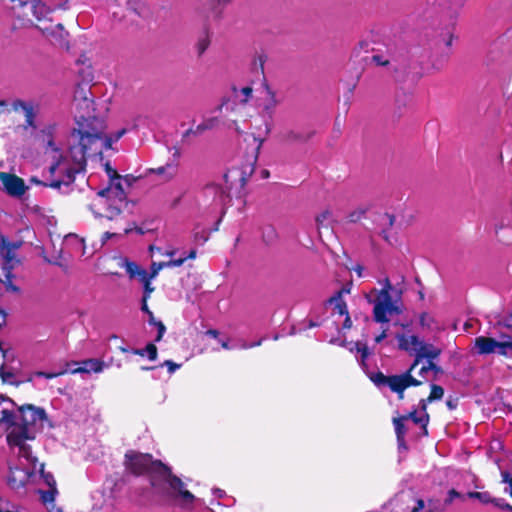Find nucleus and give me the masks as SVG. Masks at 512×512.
<instances>
[{
	"instance_id": "nucleus-16",
	"label": "nucleus",
	"mask_w": 512,
	"mask_h": 512,
	"mask_svg": "<svg viewBox=\"0 0 512 512\" xmlns=\"http://www.w3.org/2000/svg\"><path fill=\"white\" fill-rule=\"evenodd\" d=\"M441 353V350L430 343H425L421 340L418 351L416 353V359L414 360L413 364L409 368L408 371L410 373L415 369V367L419 364L421 359H428V361H432L433 359H436Z\"/></svg>"
},
{
	"instance_id": "nucleus-6",
	"label": "nucleus",
	"mask_w": 512,
	"mask_h": 512,
	"mask_svg": "<svg viewBox=\"0 0 512 512\" xmlns=\"http://www.w3.org/2000/svg\"><path fill=\"white\" fill-rule=\"evenodd\" d=\"M372 381L377 385H387L393 392L397 393L400 399L404 397V391L409 386H419L422 381L415 379L410 371L400 375L385 376L379 372L375 374Z\"/></svg>"
},
{
	"instance_id": "nucleus-17",
	"label": "nucleus",
	"mask_w": 512,
	"mask_h": 512,
	"mask_svg": "<svg viewBox=\"0 0 512 512\" xmlns=\"http://www.w3.org/2000/svg\"><path fill=\"white\" fill-rule=\"evenodd\" d=\"M399 349L409 352L417 353L421 340L416 335L397 334Z\"/></svg>"
},
{
	"instance_id": "nucleus-40",
	"label": "nucleus",
	"mask_w": 512,
	"mask_h": 512,
	"mask_svg": "<svg viewBox=\"0 0 512 512\" xmlns=\"http://www.w3.org/2000/svg\"><path fill=\"white\" fill-rule=\"evenodd\" d=\"M330 218L331 212L327 210L318 215L316 221L319 225L323 226L330 220Z\"/></svg>"
},
{
	"instance_id": "nucleus-38",
	"label": "nucleus",
	"mask_w": 512,
	"mask_h": 512,
	"mask_svg": "<svg viewBox=\"0 0 512 512\" xmlns=\"http://www.w3.org/2000/svg\"><path fill=\"white\" fill-rule=\"evenodd\" d=\"M379 221L383 227H391L394 223V217L388 213L379 215Z\"/></svg>"
},
{
	"instance_id": "nucleus-12",
	"label": "nucleus",
	"mask_w": 512,
	"mask_h": 512,
	"mask_svg": "<svg viewBox=\"0 0 512 512\" xmlns=\"http://www.w3.org/2000/svg\"><path fill=\"white\" fill-rule=\"evenodd\" d=\"M350 288H342L340 291L336 293L333 297H331L328 301V305L331 307L332 315L338 317H345L343 321V328L349 329L352 325L347 305L345 301L342 299L343 293H349Z\"/></svg>"
},
{
	"instance_id": "nucleus-20",
	"label": "nucleus",
	"mask_w": 512,
	"mask_h": 512,
	"mask_svg": "<svg viewBox=\"0 0 512 512\" xmlns=\"http://www.w3.org/2000/svg\"><path fill=\"white\" fill-rule=\"evenodd\" d=\"M179 156H180L179 150L175 148L174 152H173L174 160L168 162L165 166H161V167L155 169L154 171L159 175L165 174L167 179L173 178L177 172V167H178L177 159L179 158Z\"/></svg>"
},
{
	"instance_id": "nucleus-52",
	"label": "nucleus",
	"mask_w": 512,
	"mask_h": 512,
	"mask_svg": "<svg viewBox=\"0 0 512 512\" xmlns=\"http://www.w3.org/2000/svg\"><path fill=\"white\" fill-rule=\"evenodd\" d=\"M0 376L2 377L3 381L8 382L13 377V374L10 372H5L4 366H1L0 368Z\"/></svg>"
},
{
	"instance_id": "nucleus-60",
	"label": "nucleus",
	"mask_w": 512,
	"mask_h": 512,
	"mask_svg": "<svg viewBox=\"0 0 512 512\" xmlns=\"http://www.w3.org/2000/svg\"><path fill=\"white\" fill-rule=\"evenodd\" d=\"M207 334L211 337L217 338L218 337V331L217 330H208Z\"/></svg>"
},
{
	"instance_id": "nucleus-44",
	"label": "nucleus",
	"mask_w": 512,
	"mask_h": 512,
	"mask_svg": "<svg viewBox=\"0 0 512 512\" xmlns=\"http://www.w3.org/2000/svg\"><path fill=\"white\" fill-rule=\"evenodd\" d=\"M151 280H147V282H143L144 284V301H147V299L150 297V294L153 292L154 288L151 286L150 283Z\"/></svg>"
},
{
	"instance_id": "nucleus-64",
	"label": "nucleus",
	"mask_w": 512,
	"mask_h": 512,
	"mask_svg": "<svg viewBox=\"0 0 512 512\" xmlns=\"http://www.w3.org/2000/svg\"><path fill=\"white\" fill-rule=\"evenodd\" d=\"M165 255H167V256H173V255H174V251H167V252L165 253Z\"/></svg>"
},
{
	"instance_id": "nucleus-9",
	"label": "nucleus",
	"mask_w": 512,
	"mask_h": 512,
	"mask_svg": "<svg viewBox=\"0 0 512 512\" xmlns=\"http://www.w3.org/2000/svg\"><path fill=\"white\" fill-rule=\"evenodd\" d=\"M402 504H406L404 512H437L443 510V506L439 501L416 499L411 491H402L397 499Z\"/></svg>"
},
{
	"instance_id": "nucleus-28",
	"label": "nucleus",
	"mask_w": 512,
	"mask_h": 512,
	"mask_svg": "<svg viewBox=\"0 0 512 512\" xmlns=\"http://www.w3.org/2000/svg\"><path fill=\"white\" fill-rule=\"evenodd\" d=\"M135 354L144 356L147 354L150 360H155L157 357V348L154 344H148L145 349H136L134 350Z\"/></svg>"
},
{
	"instance_id": "nucleus-33",
	"label": "nucleus",
	"mask_w": 512,
	"mask_h": 512,
	"mask_svg": "<svg viewBox=\"0 0 512 512\" xmlns=\"http://www.w3.org/2000/svg\"><path fill=\"white\" fill-rule=\"evenodd\" d=\"M210 45V40L207 35L201 37L196 45L197 52L199 55L203 54Z\"/></svg>"
},
{
	"instance_id": "nucleus-56",
	"label": "nucleus",
	"mask_w": 512,
	"mask_h": 512,
	"mask_svg": "<svg viewBox=\"0 0 512 512\" xmlns=\"http://www.w3.org/2000/svg\"><path fill=\"white\" fill-rule=\"evenodd\" d=\"M387 336V330H383L382 333L380 335H378L376 338H375V342L376 343H380L383 339H385Z\"/></svg>"
},
{
	"instance_id": "nucleus-2",
	"label": "nucleus",
	"mask_w": 512,
	"mask_h": 512,
	"mask_svg": "<svg viewBox=\"0 0 512 512\" xmlns=\"http://www.w3.org/2000/svg\"><path fill=\"white\" fill-rule=\"evenodd\" d=\"M45 419V411L32 405L20 408L17 413L8 409L1 410L0 423L8 425L6 437L8 446L20 458L30 463H34L36 458L32 456L28 441L35 439V426Z\"/></svg>"
},
{
	"instance_id": "nucleus-51",
	"label": "nucleus",
	"mask_w": 512,
	"mask_h": 512,
	"mask_svg": "<svg viewBox=\"0 0 512 512\" xmlns=\"http://www.w3.org/2000/svg\"><path fill=\"white\" fill-rule=\"evenodd\" d=\"M156 325L158 328V335L156 337V341H159L162 338V336L164 335L166 328L162 322H157Z\"/></svg>"
},
{
	"instance_id": "nucleus-36",
	"label": "nucleus",
	"mask_w": 512,
	"mask_h": 512,
	"mask_svg": "<svg viewBox=\"0 0 512 512\" xmlns=\"http://www.w3.org/2000/svg\"><path fill=\"white\" fill-rule=\"evenodd\" d=\"M261 344V340H259L258 342L256 343H253V344H250V345H247V344H242V345H230L229 342L227 341H221V346L222 348L224 349H235V348H243V349H247V348H251V347H254V346H259Z\"/></svg>"
},
{
	"instance_id": "nucleus-29",
	"label": "nucleus",
	"mask_w": 512,
	"mask_h": 512,
	"mask_svg": "<svg viewBox=\"0 0 512 512\" xmlns=\"http://www.w3.org/2000/svg\"><path fill=\"white\" fill-rule=\"evenodd\" d=\"M356 351L358 354H360V364L361 365H364V362H365V359L368 357L369 355V351H368V348L365 344H362V343H355L354 344V347L351 348V351Z\"/></svg>"
},
{
	"instance_id": "nucleus-3",
	"label": "nucleus",
	"mask_w": 512,
	"mask_h": 512,
	"mask_svg": "<svg viewBox=\"0 0 512 512\" xmlns=\"http://www.w3.org/2000/svg\"><path fill=\"white\" fill-rule=\"evenodd\" d=\"M125 459L126 467L132 473L150 474V483L155 491H159L161 483H165L171 490L168 495L179 501L183 507H188L195 501V496L184 488L182 480L172 475L170 469L160 461H153L151 455L129 451Z\"/></svg>"
},
{
	"instance_id": "nucleus-55",
	"label": "nucleus",
	"mask_w": 512,
	"mask_h": 512,
	"mask_svg": "<svg viewBox=\"0 0 512 512\" xmlns=\"http://www.w3.org/2000/svg\"><path fill=\"white\" fill-rule=\"evenodd\" d=\"M142 310L144 312H146L149 316H150V322H153L154 319H153V314L152 312L148 309V306H147V303L146 301L143 300V304H142Z\"/></svg>"
},
{
	"instance_id": "nucleus-45",
	"label": "nucleus",
	"mask_w": 512,
	"mask_h": 512,
	"mask_svg": "<svg viewBox=\"0 0 512 512\" xmlns=\"http://www.w3.org/2000/svg\"><path fill=\"white\" fill-rule=\"evenodd\" d=\"M372 61L380 66H385L389 63V60L385 59L384 56L382 55H373Z\"/></svg>"
},
{
	"instance_id": "nucleus-46",
	"label": "nucleus",
	"mask_w": 512,
	"mask_h": 512,
	"mask_svg": "<svg viewBox=\"0 0 512 512\" xmlns=\"http://www.w3.org/2000/svg\"><path fill=\"white\" fill-rule=\"evenodd\" d=\"M136 277L139 278V280L143 282H147V280H152L153 278H150V274L147 273L144 269H139L138 273L136 274Z\"/></svg>"
},
{
	"instance_id": "nucleus-11",
	"label": "nucleus",
	"mask_w": 512,
	"mask_h": 512,
	"mask_svg": "<svg viewBox=\"0 0 512 512\" xmlns=\"http://www.w3.org/2000/svg\"><path fill=\"white\" fill-rule=\"evenodd\" d=\"M34 477L35 473L30 469L20 466H11L7 476V484L12 490L19 491L24 489Z\"/></svg>"
},
{
	"instance_id": "nucleus-32",
	"label": "nucleus",
	"mask_w": 512,
	"mask_h": 512,
	"mask_svg": "<svg viewBox=\"0 0 512 512\" xmlns=\"http://www.w3.org/2000/svg\"><path fill=\"white\" fill-rule=\"evenodd\" d=\"M454 38V26L449 27L441 34V39L447 47L452 45Z\"/></svg>"
},
{
	"instance_id": "nucleus-7",
	"label": "nucleus",
	"mask_w": 512,
	"mask_h": 512,
	"mask_svg": "<svg viewBox=\"0 0 512 512\" xmlns=\"http://www.w3.org/2000/svg\"><path fill=\"white\" fill-rule=\"evenodd\" d=\"M0 258L3 260L2 269L6 278L5 281L0 278V297L4 292L18 293L19 288L13 284L12 279L14 276L11 272L18 263L14 251L7 248L4 243H0Z\"/></svg>"
},
{
	"instance_id": "nucleus-15",
	"label": "nucleus",
	"mask_w": 512,
	"mask_h": 512,
	"mask_svg": "<svg viewBox=\"0 0 512 512\" xmlns=\"http://www.w3.org/2000/svg\"><path fill=\"white\" fill-rule=\"evenodd\" d=\"M277 104L278 100L276 99L275 93L272 92L268 86H265L264 95L258 104L259 112L264 120L272 118Z\"/></svg>"
},
{
	"instance_id": "nucleus-21",
	"label": "nucleus",
	"mask_w": 512,
	"mask_h": 512,
	"mask_svg": "<svg viewBox=\"0 0 512 512\" xmlns=\"http://www.w3.org/2000/svg\"><path fill=\"white\" fill-rule=\"evenodd\" d=\"M219 123V119L217 117H208L203 120L202 123L196 126L195 130L189 129L185 132L184 136H188L190 134L200 135L206 130H210L215 128Z\"/></svg>"
},
{
	"instance_id": "nucleus-43",
	"label": "nucleus",
	"mask_w": 512,
	"mask_h": 512,
	"mask_svg": "<svg viewBox=\"0 0 512 512\" xmlns=\"http://www.w3.org/2000/svg\"><path fill=\"white\" fill-rule=\"evenodd\" d=\"M186 261V258H178V259H172L170 261L165 262V265L167 267H180L183 265V263Z\"/></svg>"
},
{
	"instance_id": "nucleus-47",
	"label": "nucleus",
	"mask_w": 512,
	"mask_h": 512,
	"mask_svg": "<svg viewBox=\"0 0 512 512\" xmlns=\"http://www.w3.org/2000/svg\"><path fill=\"white\" fill-rule=\"evenodd\" d=\"M121 237V234H118V233H111V232H105L103 235H102V238H101V241H102V245H104L109 239H112V238H120Z\"/></svg>"
},
{
	"instance_id": "nucleus-26",
	"label": "nucleus",
	"mask_w": 512,
	"mask_h": 512,
	"mask_svg": "<svg viewBox=\"0 0 512 512\" xmlns=\"http://www.w3.org/2000/svg\"><path fill=\"white\" fill-rule=\"evenodd\" d=\"M443 395H444V389L441 386H439V385L433 384L431 386V392H430V395L427 398V400H421L422 409L425 411V409H426V402H432V401H435V400H440V399H442Z\"/></svg>"
},
{
	"instance_id": "nucleus-14",
	"label": "nucleus",
	"mask_w": 512,
	"mask_h": 512,
	"mask_svg": "<svg viewBox=\"0 0 512 512\" xmlns=\"http://www.w3.org/2000/svg\"><path fill=\"white\" fill-rule=\"evenodd\" d=\"M15 112L22 111L25 117L24 129H35L36 108L32 102L14 100L11 104Z\"/></svg>"
},
{
	"instance_id": "nucleus-50",
	"label": "nucleus",
	"mask_w": 512,
	"mask_h": 512,
	"mask_svg": "<svg viewBox=\"0 0 512 512\" xmlns=\"http://www.w3.org/2000/svg\"><path fill=\"white\" fill-rule=\"evenodd\" d=\"M164 365L168 367V370H169V373H173L176 371V369H178L180 367L179 364H176L174 363L173 361L171 360H166L164 362Z\"/></svg>"
},
{
	"instance_id": "nucleus-8",
	"label": "nucleus",
	"mask_w": 512,
	"mask_h": 512,
	"mask_svg": "<svg viewBox=\"0 0 512 512\" xmlns=\"http://www.w3.org/2000/svg\"><path fill=\"white\" fill-rule=\"evenodd\" d=\"M475 349L480 355L496 353L512 357V341H497L490 337L480 336L475 339Z\"/></svg>"
},
{
	"instance_id": "nucleus-53",
	"label": "nucleus",
	"mask_w": 512,
	"mask_h": 512,
	"mask_svg": "<svg viewBox=\"0 0 512 512\" xmlns=\"http://www.w3.org/2000/svg\"><path fill=\"white\" fill-rule=\"evenodd\" d=\"M231 1H232V0H213V3H212L213 7H212V9H213V10H216V9H217V7L225 6V5H227L228 3H230Z\"/></svg>"
},
{
	"instance_id": "nucleus-62",
	"label": "nucleus",
	"mask_w": 512,
	"mask_h": 512,
	"mask_svg": "<svg viewBox=\"0 0 512 512\" xmlns=\"http://www.w3.org/2000/svg\"><path fill=\"white\" fill-rule=\"evenodd\" d=\"M259 62H260L261 70L263 71L264 59H263V57H262V56H259Z\"/></svg>"
},
{
	"instance_id": "nucleus-22",
	"label": "nucleus",
	"mask_w": 512,
	"mask_h": 512,
	"mask_svg": "<svg viewBox=\"0 0 512 512\" xmlns=\"http://www.w3.org/2000/svg\"><path fill=\"white\" fill-rule=\"evenodd\" d=\"M252 96V88L245 86L242 88L233 87L232 98L235 103L245 104Z\"/></svg>"
},
{
	"instance_id": "nucleus-37",
	"label": "nucleus",
	"mask_w": 512,
	"mask_h": 512,
	"mask_svg": "<svg viewBox=\"0 0 512 512\" xmlns=\"http://www.w3.org/2000/svg\"><path fill=\"white\" fill-rule=\"evenodd\" d=\"M400 495H401V493L397 494L396 497L390 501V505L393 507L391 512H404L405 511V509L407 507L406 504H402L400 501L397 502V499L399 498Z\"/></svg>"
},
{
	"instance_id": "nucleus-10",
	"label": "nucleus",
	"mask_w": 512,
	"mask_h": 512,
	"mask_svg": "<svg viewBox=\"0 0 512 512\" xmlns=\"http://www.w3.org/2000/svg\"><path fill=\"white\" fill-rule=\"evenodd\" d=\"M24 180L15 174L0 172V190L14 198H21L27 191Z\"/></svg>"
},
{
	"instance_id": "nucleus-31",
	"label": "nucleus",
	"mask_w": 512,
	"mask_h": 512,
	"mask_svg": "<svg viewBox=\"0 0 512 512\" xmlns=\"http://www.w3.org/2000/svg\"><path fill=\"white\" fill-rule=\"evenodd\" d=\"M39 493H40L41 500L43 501V503H45V504L53 503L55 500V495L57 494V489L53 488V489H49L47 491L40 490Z\"/></svg>"
},
{
	"instance_id": "nucleus-18",
	"label": "nucleus",
	"mask_w": 512,
	"mask_h": 512,
	"mask_svg": "<svg viewBox=\"0 0 512 512\" xmlns=\"http://www.w3.org/2000/svg\"><path fill=\"white\" fill-rule=\"evenodd\" d=\"M104 369V362L99 359H88L81 363V365L74 369L73 373H100Z\"/></svg>"
},
{
	"instance_id": "nucleus-35",
	"label": "nucleus",
	"mask_w": 512,
	"mask_h": 512,
	"mask_svg": "<svg viewBox=\"0 0 512 512\" xmlns=\"http://www.w3.org/2000/svg\"><path fill=\"white\" fill-rule=\"evenodd\" d=\"M466 0H438L440 6L449 8H461Z\"/></svg>"
},
{
	"instance_id": "nucleus-41",
	"label": "nucleus",
	"mask_w": 512,
	"mask_h": 512,
	"mask_svg": "<svg viewBox=\"0 0 512 512\" xmlns=\"http://www.w3.org/2000/svg\"><path fill=\"white\" fill-rule=\"evenodd\" d=\"M42 477L44 482L49 486V489L56 488V481L52 474L44 473V471H42Z\"/></svg>"
},
{
	"instance_id": "nucleus-39",
	"label": "nucleus",
	"mask_w": 512,
	"mask_h": 512,
	"mask_svg": "<svg viewBox=\"0 0 512 512\" xmlns=\"http://www.w3.org/2000/svg\"><path fill=\"white\" fill-rule=\"evenodd\" d=\"M167 266L165 265V262H159V263H156V262H153L152 265H151V273H150V278H155L160 270H162L163 268H166Z\"/></svg>"
},
{
	"instance_id": "nucleus-57",
	"label": "nucleus",
	"mask_w": 512,
	"mask_h": 512,
	"mask_svg": "<svg viewBox=\"0 0 512 512\" xmlns=\"http://www.w3.org/2000/svg\"><path fill=\"white\" fill-rule=\"evenodd\" d=\"M364 268L361 265H357L354 268V271L357 273L359 277H362Z\"/></svg>"
},
{
	"instance_id": "nucleus-27",
	"label": "nucleus",
	"mask_w": 512,
	"mask_h": 512,
	"mask_svg": "<svg viewBox=\"0 0 512 512\" xmlns=\"http://www.w3.org/2000/svg\"><path fill=\"white\" fill-rule=\"evenodd\" d=\"M467 497L477 499L484 504L494 503L495 505L500 506V504L487 492H469L467 493Z\"/></svg>"
},
{
	"instance_id": "nucleus-19",
	"label": "nucleus",
	"mask_w": 512,
	"mask_h": 512,
	"mask_svg": "<svg viewBox=\"0 0 512 512\" xmlns=\"http://www.w3.org/2000/svg\"><path fill=\"white\" fill-rule=\"evenodd\" d=\"M64 245L72 248L80 256H84L86 254L84 239L76 234H68L64 239Z\"/></svg>"
},
{
	"instance_id": "nucleus-63",
	"label": "nucleus",
	"mask_w": 512,
	"mask_h": 512,
	"mask_svg": "<svg viewBox=\"0 0 512 512\" xmlns=\"http://www.w3.org/2000/svg\"><path fill=\"white\" fill-rule=\"evenodd\" d=\"M269 176V172L267 170L262 171V177L267 178Z\"/></svg>"
},
{
	"instance_id": "nucleus-30",
	"label": "nucleus",
	"mask_w": 512,
	"mask_h": 512,
	"mask_svg": "<svg viewBox=\"0 0 512 512\" xmlns=\"http://www.w3.org/2000/svg\"><path fill=\"white\" fill-rule=\"evenodd\" d=\"M121 265L125 267L126 272L129 274L131 278L136 277V274L140 269V267L136 263L131 262L127 259H123Z\"/></svg>"
},
{
	"instance_id": "nucleus-48",
	"label": "nucleus",
	"mask_w": 512,
	"mask_h": 512,
	"mask_svg": "<svg viewBox=\"0 0 512 512\" xmlns=\"http://www.w3.org/2000/svg\"><path fill=\"white\" fill-rule=\"evenodd\" d=\"M461 494L458 493L456 490L452 489L449 491L448 493V498L446 499V504H450L452 503V501L455 499V498H461Z\"/></svg>"
},
{
	"instance_id": "nucleus-59",
	"label": "nucleus",
	"mask_w": 512,
	"mask_h": 512,
	"mask_svg": "<svg viewBox=\"0 0 512 512\" xmlns=\"http://www.w3.org/2000/svg\"><path fill=\"white\" fill-rule=\"evenodd\" d=\"M213 493H214L217 497L221 498V497L223 496V494H224V491H223V490H221V489H214V490H213Z\"/></svg>"
},
{
	"instance_id": "nucleus-4",
	"label": "nucleus",
	"mask_w": 512,
	"mask_h": 512,
	"mask_svg": "<svg viewBox=\"0 0 512 512\" xmlns=\"http://www.w3.org/2000/svg\"><path fill=\"white\" fill-rule=\"evenodd\" d=\"M381 289L373 288L365 295L373 305V318L378 323H388L392 317L402 312L400 293L393 296L394 287L388 278L379 281Z\"/></svg>"
},
{
	"instance_id": "nucleus-58",
	"label": "nucleus",
	"mask_w": 512,
	"mask_h": 512,
	"mask_svg": "<svg viewBox=\"0 0 512 512\" xmlns=\"http://www.w3.org/2000/svg\"><path fill=\"white\" fill-rule=\"evenodd\" d=\"M184 258H186V260H187V259H194V258H196V250H194V249H193V250H191V251L189 252V254H188L187 256H185Z\"/></svg>"
},
{
	"instance_id": "nucleus-13",
	"label": "nucleus",
	"mask_w": 512,
	"mask_h": 512,
	"mask_svg": "<svg viewBox=\"0 0 512 512\" xmlns=\"http://www.w3.org/2000/svg\"><path fill=\"white\" fill-rule=\"evenodd\" d=\"M409 420H412L416 424L419 423L423 427H425L428 422V414L424 413L421 417H418L416 412H411L408 415L393 419L399 447L404 446V437H405L406 430H407L405 423Z\"/></svg>"
},
{
	"instance_id": "nucleus-49",
	"label": "nucleus",
	"mask_w": 512,
	"mask_h": 512,
	"mask_svg": "<svg viewBox=\"0 0 512 512\" xmlns=\"http://www.w3.org/2000/svg\"><path fill=\"white\" fill-rule=\"evenodd\" d=\"M61 373H46V372H41V371H38V372H35L34 373V376L36 377H44L46 379H52L58 375H60Z\"/></svg>"
},
{
	"instance_id": "nucleus-34",
	"label": "nucleus",
	"mask_w": 512,
	"mask_h": 512,
	"mask_svg": "<svg viewBox=\"0 0 512 512\" xmlns=\"http://www.w3.org/2000/svg\"><path fill=\"white\" fill-rule=\"evenodd\" d=\"M0 512H20L14 504L0 498Z\"/></svg>"
},
{
	"instance_id": "nucleus-5",
	"label": "nucleus",
	"mask_w": 512,
	"mask_h": 512,
	"mask_svg": "<svg viewBox=\"0 0 512 512\" xmlns=\"http://www.w3.org/2000/svg\"><path fill=\"white\" fill-rule=\"evenodd\" d=\"M125 200L126 194L123 188L107 186L93 194L88 208L95 217L113 220L120 215Z\"/></svg>"
},
{
	"instance_id": "nucleus-42",
	"label": "nucleus",
	"mask_w": 512,
	"mask_h": 512,
	"mask_svg": "<svg viewBox=\"0 0 512 512\" xmlns=\"http://www.w3.org/2000/svg\"><path fill=\"white\" fill-rule=\"evenodd\" d=\"M253 141H254V144H255V149H254V152H253V155H252L253 164H254L256 162V160H257L258 153H259V150H260V148L262 146L263 140L260 139V138L253 137Z\"/></svg>"
},
{
	"instance_id": "nucleus-54",
	"label": "nucleus",
	"mask_w": 512,
	"mask_h": 512,
	"mask_svg": "<svg viewBox=\"0 0 512 512\" xmlns=\"http://www.w3.org/2000/svg\"><path fill=\"white\" fill-rule=\"evenodd\" d=\"M504 481L507 482L511 489V496H512V474L505 472L503 473Z\"/></svg>"
},
{
	"instance_id": "nucleus-24",
	"label": "nucleus",
	"mask_w": 512,
	"mask_h": 512,
	"mask_svg": "<svg viewBox=\"0 0 512 512\" xmlns=\"http://www.w3.org/2000/svg\"><path fill=\"white\" fill-rule=\"evenodd\" d=\"M104 168H105V172L107 174L108 180H109L108 186H114L115 188L116 187L123 188L122 187L123 177L121 175H119L117 173V171L108 162L105 163Z\"/></svg>"
},
{
	"instance_id": "nucleus-23",
	"label": "nucleus",
	"mask_w": 512,
	"mask_h": 512,
	"mask_svg": "<svg viewBox=\"0 0 512 512\" xmlns=\"http://www.w3.org/2000/svg\"><path fill=\"white\" fill-rule=\"evenodd\" d=\"M420 325L429 331H439L442 326L436 321L433 315L430 313H422L420 316Z\"/></svg>"
},
{
	"instance_id": "nucleus-25",
	"label": "nucleus",
	"mask_w": 512,
	"mask_h": 512,
	"mask_svg": "<svg viewBox=\"0 0 512 512\" xmlns=\"http://www.w3.org/2000/svg\"><path fill=\"white\" fill-rule=\"evenodd\" d=\"M439 372L440 368L436 364L432 361H427V363L421 367L419 375L424 380H428L430 378V374H433V377H435Z\"/></svg>"
},
{
	"instance_id": "nucleus-1",
	"label": "nucleus",
	"mask_w": 512,
	"mask_h": 512,
	"mask_svg": "<svg viewBox=\"0 0 512 512\" xmlns=\"http://www.w3.org/2000/svg\"><path fill=\"white\" fill-rule=\"evenodd\" d=\"M73 107L77 128L68 138V149L59 153L52 141L48 143L55 152V162L49 167L51 179L48 185L52 188L69 186L74 182L76 174L84 170L88 153L101 155L125 134V130L122 129L114 137L105 135L103 120L93 115L94 102L91 98H79L75 95Z\"/></svg>"
},
{
	"instance_id": "nucleus-61",
	"label": "nucleus",
	"mask_w": 512,
	"mask_h": 512,
	"mask_svg": "<svg viewBox=\"0 0 512 512\" xmlns=\"http://www.w3.org/2000/svg\"><path fill=\"white\" fill-rule=\"evenodd\" d=\"M506 325H507L508 327H512V311L510 312L509 317H508V319L506 320Z\"/></svg>"
}]
</instances>
